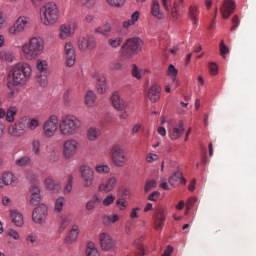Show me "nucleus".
I'll list each match as a JSON object with an SVG mask.
<instances>
[{
	"label": "nucleus",
	"instance_id": "obj_64",
	"mask_svg": "<svg viewBox=\"0 0 256 256\" xmlns=\"http://www.w3.org/2000/svg\"><path fill=\"white\" fill-rule=\"evenodd\" d=\"M8 235L10 237H13L15 239V241H18V239H19V232H17L16 230L10 229L8 231Z\"/></svg>",
	"mask_w": 256,
	"mask_h": 256
},
{
	"label": "nucleus",
	"instance_id": "obj_49",
	"mask_svg": "<svg viewBox=\"0 0 256 256\" xmlns=\"http://www.w3.org/2000/svg\"><path fill=\"white\" fill-rule=\"evenodd\" d=\"M121 69H123V64L118 60H115L109 63L110 71H121Z\"/></svg>",
	"mask_w": 256,
	"mask_h": 256
},
{
	"label": "nucleus",
	"instance_id": "obj_57",
	"mask_svg": "<svg viewBox=\"0 0 256 256\" xmlns=\"http://www.w3.org/2000/svg\"><path fill=\"white\" fill-rule=\"evenodd\" d=\"M229 53V48L225 46V41L220 42V54L222 55L223 59H225V55Z\"/></svg>",
	"mask_w": 256,
	"mask_h": 256
},
{
	"label": "nucleus",
	"instance_id": "obj_15",
	"mask_svg": "<svg viewBox=\"0 0 256 256\" xmlns=\"http://www.w3.org/2000/svg\"><path fill=\"white\" fill-rule=\"evenodd\" d=\"M64 57L66 59L67 67H73V65H75V61H77V56L75 55V48L73 47V43L67 42L64 45Z\"/></svg>",
	"mask_w": 256,
	"mask_h": 256
},
{
	"label": "nucleus",
	"instance_id": "obj_10",
	"mask_svg": "<svg viewBox=\"0 0 256 256\" xmlns=\"http://www.w3.org/2000/svg\"><path fill=\"white\" fill-rule=\"evenodd\" d=\"M49 215L48 208L45 204L39 205L32 211V221L37 225H45Z\"/></svg>",
	"mask_w": 256,
	"mask_h": 256
},
{
	"label": "nucleus",
	"instance_id": "obj_19",
	"mask_svg": "<svg viewBox=\"0 0 256 256\" xmlns=\"http://www.w3.org/2000/svg\"><path fill=\"white\" fill-rule=\"evenodd\" d=\"M185 132V129L183 128V122H179L178 125H172L168 128V135L172 141H175L179 138H181V135Z\"/></svg>",
	"mask_w": 256,
	"mask_h": 256
},
{
	"label": "nucleus",
	"instance_id": "obj_29",
	"mask_svg": "<svg viewBox=\"0 0 256 256\" xmlns=\"http://www.w3.org/2000/svg\"><path fill=\"white\" fill-rule=\"evenodd\" d=\"M59 233H63L67 227L71 224V216H60L59 220Z\"/></svg>",
	"mask_w": 256,
	"mask_h": 256
},
{
	"label": "nucleus",
	"instance_id": "obj_45",
	"mask_svg": "<svg viewBox=\"0 0 256 256\" xmlns=\"http://www.w3.org/2000/svg\"><path fill=\"white\" fill-rule=\"evenodd\" d=\"M40 125H41V122L39 121V119L33 118L27 122L26 127H28L30 131H35V129H37V127H39Z\"/></svg>",
	"mask_w": 256,
	"mask_h": 256
},
{
	"label": "nucleus",
	"instance_id": "obj_24",
	"mask_svg": "<svg viewBox=\"0 0 256 256\" xmlns=\"http://www.w3.org/2000/svg\"><path fill=\"white\" fill-rule=\"evenodd\" d=\"M17 181V177L12 172H6L0 178V188L5 185H13Z\"/></svg>",
	"mask_w": 256,
	"mask_h": 256
},
{
	"label": "nucleus",
	"instance_id": "obj_33",
	"mask_svg": "<svg viewBox=\"0 0 256 256\" xmlns=\"http://www.w3.org/2000/svg\"><path fill=\"white\" fill-rule=\"evenodd\" d=\"M86 256H100L99 250L94 242H88L86 245Z\"/></svg>",
	"mask_w": 256,
	"mask_h": 256
},
{
	"label": "nucleus",
	"instance_id": "obj_32",
	"mask_svg": "<svg viewBox=\"0 0 256 256\" xmlns=\"http://www.w3.org/2000/svg\"><path fill=\"white\" fill-rule=\"evenodd\" d=\"M96 99L97 96L95 95V92L91 90L87 91L85 95V105L88 106L90 109L93 108Z\"/></svg>",
	"mask_w": 256,
	"mask_h": 256
},
{
	"label": "nucleus",
	"instance_id": "obj_55",
	"mask_svg": "<svg viewBox=\"0 0 256 256\" xmlns=\"http://www.w3.org/2000/svg\"><path fill=\"white\" fill-rule=\"evenodd\" d=\"M72 189H73V177L70 176V177L68 178V181H67L65 187H64V193H65V195L71 193V190H72Z\"/></svg>",
	"mask_w": 256,
	"mask_h": 256
},
{
	"label": "nucleus",
	"instance_id": "obj_37",
	"mask_svg": "<svg viewBox=\"0 0 256 256\" xmlns=\"http://www.w3.org/2000/svg\"><path fill=\"white\" fill-rule=\"evenodd\" d=\"M15 115H17V107L11 106L6 111V121L8 123H13L15 121Z\"/></svg>",
	"mask_w": 256,
	"mask_h": 256
},
{
	"label": "nucleus",
	"instance_id": "obj_23",
	"mask_svg": "<svg viewBox=\"0 0 256 256\" xmlns=\"http://www.w3.org/2000/svg\"><path fill=\"white\" fill-rule=\"evenodd\" d=\"M78 238H79V225L74 224L72 225V228L70 229V231L67 233L64 241L67 245H73V243H75V241H77Z\"/></svg>",
	"mask_w": 256,
	"mask_h": 256
},
{
	"label": "nucleus",
	"instance_id": "obj_2",
	"mask_svg": "<svg viewBox=\"0 0 256 256\" xmlns=\"http://www.w3.org/2000/svg\"><path fill=\"white\" fill-rule=\"evenodd\" d=\"M79 129H81V120L71 114L63 115L58 122V131L63 137L77 135Z\"/></svg>",
	"mask_w": 256,
	"mask_h": 256
},
{
	"label": "nucleus",
	"instance_id": "obj_35",
	"mask_svg": "<svg viewBox=\"0 0 256 256\" xmlns=\"http://www.w3.org/2000/svg\"><path fill=\"white\" fill-rule=\"evenodd\" d=\"M15 165L17 167H29L31 165V157L29 156H22L15 160Z\"/></svg>",
	"mask_w": 256,
	"mask_h": 256
},
{
	"label": "nucleus",
	"instance_id": "obj_7",
	"mask_svg": "<svg viewBox=\"0 0 256 256\" xmlns=\"http://www.w3.org/2000/svg\"><path fill=\"white\" fill-rule=\"evenodd\" d=\"M59 128V117L57 115H51L43 124V132L42 135L46 139H51L57 133V129Z\"/></svg>",
	"mask_w": 256,
	"mask_h": 256
},
{
	"label": "nucleus",
	"instance_id": "obj_28",
	"mask_svg": "<svg viewBox=\"0 0 256 256\" xmlns=\"http://www.w3.org/2000/svg\"><path fill=\"white\" fill-rule=\"evenodd\" d=\"M168 183L172 186L177 185V183L185 184V178H183V173H181V171L175 172L172 176L169 177Z\"/></svg>",
	"mask_w": 256,
	"mask_h": 256
},
{
	"label": "nucleus",
	"instance_id": "obj_48",
	"mask_svg": "<svg viewBox=\"0 0 256 256\" xmlns=\"http://www.w3.org/2000/svg\"><path fill=\"white\" fill-rule=\"evenodd\" d=\"M177 73L178 71L175 69V66H173V64H170L168 67L167 75L168 77H171L173 83H175V80L177 79Z\"/></svg>",
	"mask_w": 256,
	"mask_h": 256
},
{
	"label": "nucleus",
	"instance_id": "obj_5",
	"mask_svg": "<svg viewBox=\"0 0 256 256\" xmlns=\"http://www.w3.org/2000/svg\"><path fill=\"white\" fill-rule=\"evenodd\" d=\"M143 49V40L140 38H129L121 47V53L126 59H131L133 55Z\"/></svg>",
	"mask_w": 256,
	"mask_h": 256
},
{
	"label": "nucleus",
	"instance_id": "obj_4",
	"mask_svg": "<svg viewBox=\"0 0 256 256\" xmlns=\"http://www.w3.org/2000/svg\"><path fill=\"white\" fill-rule=\"evenodd\" d=\"M45 51V41L42 38L33 37L22 46V53L26 59H36Z\"/></svg>",
	"mask_w": 256,
	"mask_h": 256
},
{
	"label": "nucleus",
	"instance_id": "obj_34",
	"mask_svg": "<svg viewBox=\"0 0 256 256\" xmlns=\"http://www.w3.org/2000/svg\"><path fill=\"white\" fill-rule=\"evenodd\" d=\"M101 135V130L91 127L87 131V138L89 141H96V139H99V136Z\"/></svg>",
	"mask_w": 256,
	"mask_h": 256
},
{
	"label": "nucleus",
	"instance_id": "obj_16",
	"mask_svg": "<svg viewBox=\"0 0 256 256\" xmlns=\"http://www.w3.org/2000/svg\"><path fill=\"white\" fill-rule=\"evenodd\" d=\"M111 103L116 111H125V109L129 107V103L119 95V92H114L112 94Z\"/></svg>",
	"mask_w": 256,
	"mask_h": 256
},
{
	"label": "nucleus",
	"instance_id": "obj_9",
	"mask_svg": "<svg viewBox=\"0 0 256 256\" xmlns=\"http://www.w3.org/2000/svg\"><path fill=\"white\" fill-rule=\"evenodd\" d=\"M110 155L112 163L116 167H124L125 163H127V156H125V151L120 145H114L110 151Z\"/></svg>",
	"mask_w": 256,
	"mask_h": 256
},
{
	"label": "nucleus",
	"instance_id": "obj_14",
	"mask_svg": "<svg viewBox=\"0 0 256 256\" xmlns=\"http://www.w3.org/2000/svg\"><path fill=\"white\" fill-rule=\"evenodd\" d=\"M76 29L77 24L75 22L62 24L58 29L59 39H69V37H73V35H75Z\"/></svg>",
	"mask_w": 256,
	"mask_h": 256
},
{
	"label": "nucleus",
	"instance_id": "obj_61",
	"mask_svg": "<svg viewBox=\"0 0 256 256\" xmlns=\"http://www.w3.org/2000/svg\"><path fill=\"white\" fill-rule=\"evenodd\" d=\"M232 27H231V31H235V29H237V27H239L240 25V21H239V17L238 16H234L232 18Z\"/></svg>",
	"mask_w": 256,
	"mask_h": 256
},
{
	"label": "nucleus",
	"instance_id": "obj_6",
	"mask_svg": "<svg viewBox=\"0 0 256 256\" xmlns=\"http://www.w3.org/2000/svg\"><path fill=\"white\" fill-rule=\"evenodd\" d=\"M81 149V143L75 138H69L62 144V155L64 159H72Z\"/></svg>",
	"mask_w": 256,
	"mask_h": 256
},
{
	"label": "nucleus",
	"instance_id": "obj_53",
	"mask_svg": "<svg viewBox=\"0 0 256 256\" xmlns=\"http://www.w3.org/2000/svg\"><path fill=\"white\" fill-rule=\"evenodd\" d=\"M143 75V71L139 70V67L137 65L132 66V76L135 77V79H141Z\"/></svg>",
	"mask_w": 256,
	"mask_h": 256
},
{
	"label": "nucleus",
	"instance_id": "obj_50",
	"mask_svg": "<svg viewBox=\"0 0 256 256\" xmlns=\"http://www.w3.org/2000/svg\"><path fill=\"white\" fill-rule=\"evenodd\" d=\"M116 206L118 207V209L120 211H125V209H127V207H129V202H127V200H125L123 198H119L116 201Z\"/></svg>",
	"mask_w": 256,
	"mask_h": 256
},
{
	"label": "nucleus",
	"instance_id": "obj_60",
	"mask_svg": "<svg viewBox=\"0 0 256 256\" xmlns=\"http://www.w3.org/2000/svg\"><path fill=\"white\" fill-rule=\"evenodd\" d=\"M41 202V195L38 196H30V205H37L38 203Z\"/></svg>",
	"mask_w": 256,
	"mask_h": 256
},
{
	"label": "nucleus",
	"instance_id": "obj_3",
	"mask_svg": "<svg viewBox=\"0 0 256 256\" xmlns=\"http://www.w3.org/2000/svg\"><path fill=\"white\" fill-rule=\"evenodd\" d=\"M40 21L46 27L59 21V7L55 2H48L40 8Z\"/></svg>",
	"mask_w": 256,
	"mask_h": 256
},
{
	"label": "nucleus",
	"instance_id": "obj_18",
	"mask_svg": "<svg viewBox=\"0 0 256 256\" xmlns=\"http://www.w3.org/2000/svg\"><path fill=\"white\" fill-rule=\"evenodd\" d=\"M26 129H27V124L23 121H20L15 125L9 126L8 133L13 137H21V135H25Z\"/></svg>",
	"mask_w": 256,
	"mask_h": 256
},
{
	"label": "nucleus",
	"instance_id": "obj_62",
	"mask_svg": "<svg viewBox=\"0 0 256 256\" xmlns=\"http://www.w3.org/2000/svg\"><path fill=\"white\" fill-rule=\"evenodd\" d=\"M161 193H159L158 191H154L152 194H150L148 196V201H157V199H159Z\"/></svg>",
	"mask_w": 256,
	"mask_h": 256
},
{
	"label": "nucleus",
	"instance_id": "obj_30",
	"mask_svg": "<svg viewBox=\"0 0 256 256\" xmlns=\"http://www.w3.org/2000/svg\"><path fill=\"white\" fill-rule=\"evenodd\" d=\"M97 92L103 95L107 91V80L104 76L98 77L96 83Z\"/></svg>",
	"mask_w": 256,
	"mask_h": 256
},
{
	"label": "nucleus",
	"instance_id": "obj_46",
	"mask_svg": "<svg viewBox=\"0 0 256 256\" xmlns=\"http://www.w3.org/2000/svg\"><path fill=\"white\" fill-rule=\"evenodd\" d=\"M74 3H78L79 5H83V7H87V9H91L96 3L97 0H72Z\"/></svg>",
	"mask_w": 256,
	"mask_h": 256
},
{
	"label": "nucleus",
	"instance_id": "obj_44",
	"mask_svg": "<svg viewBox=\"0 0 256 256\" xmlns=\"http://www.w3.org/2000/svg\"><path fill=\"white\" fill-rule=\"evenodd\" d=\"M122 43H123V37L121 36L108 39V45L109 47H112V49H117V47H119Z\"/></svg>",
	"mask_w": 256,
	"mask_h": 256
},
{
	"label": "nucleus",
	"instance_id": "obj_8",
	"mask_svg": "<svg viewBox=\"0 0 256 256\" xmlns=\"http://www.w3.org/2000/svg\"><path fill=\"white\" fill-rule=\"evenodd\" d=\"M98 239L100 249L105 253H111L117 249V241L109 233H100Z\"/></svg>",
	"mask_w": 256,
	"mask_h": 256
},
{
	"label": "nucleus",
	"instance_id": "obj_38",
	"mask_svg": "<svg viewBox=\"0 0 256 256\" xmlns=\"http://www.w3.org/2000/svg\"><path fill=\"white\" fill-rule=\"evenodd\" d=\"M31 147L32 153L39 157V155H41V140H39V138L32 140Z\"/></svg>",
	"mask_w": 256,
	"mask_h": 256
},
{
	"label": "nucleus",
	"instance_id": "obj_12",
	"mask_svg": "<svg viewBox=\"0 0 256 256\" xmlns=\"http://www.w3.org/2000/svg\"><path fill=\"white\" fill-rule=\"evenodd\" d=\"M27 25H29V18L20 16L8 29V33H10V35H19V33H23V31L27 29Z\"/></svg>",
	"mask_w": 256,
	"mask_h": 256
},
{
	"label": "nucleus",
	"instance_id": "obj_63",
	"mask_svg": "<svg viewBox=\"0 0 256 256\" xmlns=\"http://www.w3.org/2000/svg\"><path fill=\"white\" fill-rule=\"evenodd\" d=\"M209 69H210V73L211 75H217V72L219 71L218 68H217V64L211 62L209 64Z\"/></svg>",
	"mask_w": 256,
	"mask_h": 256
},
{
	"label": "nucleus",
	"instance_id": "obj_42",
	"mask_svg": "<svg viewBox=\"0 0 256 256\" xmlns=\"http://www.w3.org/2000/svg\"><path fill=\"white\" fill-rule=\"evenodd\" d=\"M104 225H111V223H117L119 221V215L114 214L112 216L104 215L102 218Z\"/></svg>",
	"mask_w": 256,
	"mask_h": 256
},
{
	"label": "nucleus",
	"instance_id": "obj_58",
	"mask_svg": "<svg viewBox=\"0 0 256 256\" xmlns=\"http://www.w3.org/2000/svg\"><path fill=\"white\" fill-rule=\"evenodd\" d=\"M114 201H115V196H113V195H108V196H106V197L104 198V200H103V205H104L105 207H109V205L113 204Z\"/></svg>",
	"mask_w": 256,
	"mask_h": 256
},
{
	"label": "nucleus",
	"instance_id": "obj_20",
	"mask_svg": "<svg viewBox=\"0 0 256 256\" xmlns=\"http://www.w3.org/2000/svg\"><path fill=\"white\" fill-rule=\"evenodd\" d=\"M153 219L156 231H161L165 223V210H163V208L156 209Z\"/></svg>",
	"mask_w": 256,
	"mask_h": 256
},
{
	"label": "nucleus",
	"instance_id": "obj_13",
	"mask_svg": "<svg viewBox=\"0 0 256 256\" xmlns=\"http://www.w3.org/2000/svg\"><path fill=\"white\" fill-rule=\"evenodd\" d=\"M77 45L80 51H87V49L91 51L97 47V40L93 36H81L77 41Z\"/></svg>",
	"mask_w": 256,
	"mask_h": 256
},
{
	"label": "nucleus",
	"instance_id": "obj_17",
	"mask_svg": "<svg viewBox=\"0 0 256 256\" xmlns=\"http://www.w3.org/2000/svg\"><path fill=\"white\" fill-rule=\"evenodd\" d=\"M235 12V2L233 0H225L220 8L223 19H229Z\"/></svg>",
	"mask_w": 256,
	"mask_h": 256
},
{
	"label": "nucleus",
	"instance_id": "obj_47",
	"mask_svg": "<svg viewBox=\"0 0 256 256\" xmlns=\"http://www.w3.org/2000/svg\"><path fill=\"white\" fill-rule=\"evenodd\" d=\"M0 59L1 61H7L8 63L13 62L14 56L12 52H0Z\"/></svg>",
	"mask_w": 256,
	"mask_h": 256
},
{
	"label": "nucleus",
	"instance_id": "obj_39",
	"mask_svg": "<svg viewBox=\"0 0 256 256\" xmlns=\"http://www.w3.org/2000/svg\"><path fill=\"white\" fill-rule=\"evenodd\" d=\"M199 15V8L197 6L189 7V17L193 23V25H197V17Z\"/></svg>",
	"mask_w": 256,
	"mask_h": 256
},
{
	"label": "nucleus",
	"instance_id": "obj_36",
	"mask_svg": "<svg viewBox=\"0 0 256 256\" xmlns=\"http://www.w3.org/2000/svg\"><path fill=\"white\" fill-rule=\"evenodd\" d=\"M65 197L60 196L58 197L55 202H54V211L55 213H61V211H63V207H65Z\"/></svg>",
	"mask_w": 256,
	"mask_h": 256
},
{
	"label": "nucleus",
	"instance_id": "obj_40",
	"mask_svg": "<svg viewBox=\"0 0 256 256\" xmlns=\"http://www.w3.org/2000/svg\"><path fill=\"white\" fill-rule=\"evenodd\" d=\"M36 67L40 74L47 75V67H49V64H47L45 60H37Z\"/></svg>",
	"mask_w": 256,
	"mask_h": 256
},
{
	"label": "nucleus",
	"instance_id": "obj_22",
	"mask_svg": "<svg viewBox=\"0 0 256 256\" xmlns=\"http://www.w3.org/2000/svg\"><path fill=\"white\" fill-rule=\"evenodd\" d=\"M116 185H117V178L110 177L104 183H101L99 185V191H101L102 193H111V191L115 189Z\"/></svg>",
	"mask_w": 256,
	"mask_h": 256
},
{
	"label": "nucleus",
	"instance_id": "obj_54",
	"mask_svg": "<svg viewBox=\"0 0 256 256\" xmlns=\"http://www.w3.org/2000/svg\"><path fill=\"white\" fill-rule=\"evenodd\" d=\"M106 2L111 7H123L125 5V0H106Z\"/></svg>",
	"mask_w": 256,
	"mask_h": 256
},
{
	"label": "nucleus",
	"instance_id": "obj_21",
	"mask_svg": "<svg viewBox=\"0 0 256 256\" xmlns=\"http://www.w3.org/2000/svg\"><path fill=\"white\" fill-rule=\"evenodd\" d=\"M147 97L151 103H157L161 99V86L152 85L147 91Z\"/></svg>",
	"mask_w": 256,
	"mask_h": 256
},
{
	"label": "nucleus",
	"instance_id": "obj_27",
	"mask_svg": "<svg viewBox=\"0 0 256 256\" xmlns=\"http://www.w3.org/2000/svg\"><path fill=\"white\" fill-rule=\"evenodd\" d=\"M151 15H153L156 19H165V14L161 12V6L157 0H153L152 2Z\"/></svg>",
	"mask_w": 256,
	"mask_h": 256
},
{
	"label": "nucleus",
	"instance_id": "obj_52",
	"mask_svg": "<svg viewBox=\"0 0 256 256\" xmlns=\"http://www.w3.org/2000/svg\"><path fill=\"white\" fill-rule=\"evenodd\" d=\"M73 93V90L68 89L64 94H63V99H64V104L66 106L71 105V95Z\"/></svg>",
	"mask_w": 256,
	"mask_h": 256
},
{
	"label": "nucleus",
	"instance_id": "obj_59",
	"mask_svg": "<svg viewBox=\"0 0 256 256\" xmlns=\"http://www.w3.org/2000/svg\"><path fill=\"white\" fill-rule=\"evenodd\" d=\"M41 195V190L37 186H32L30 188V197L31 196H39Z\"/></svg>",
	"mask_w": 256,
	"mask_h": 256
},
{
	"label": "nucleus",
	"instance_id": "obj_43",
	"mask_svg": "<svg viewBox=\"0 0 256 256\" xmlns=\"http://www.w3.org/2000/svg\"><path fill=\"white\" fill-rule=\"evenodd\" d=\"M95 33H100V35H103L104 37H109V34L111 33V25L106 24L102 27H98L95 29Z\"/></svg>",
	"mask_w": 256,
	"mask_h": 256
},
{
	"label": "nucleus",
	"instance_id": "obj_26",
	"mask_svg": "<svg viewBox=\"0 0 256 256\" xmlns=\"http://www.w3.org/2000/svg\"><path fill=\"white\" fill-rule=\"evenodd\" d=\"M10 217L16 227H23L25 221L23 220V214L16 209L10 210Z\"/></svg>",
	"mask_w": 256,
	"mask_h": 256
},
{
	"label": "nucleus",
	"instance_id": "obj_25",
	"mask_svg": "<svg viewBox=\"0 0 256 256\" xmlns=\"http://www.w3.org/2000/svg\"><path fill=\"white\" fill-rule=\"evenodd\" d=\"M44 185L46 189H48L49 191H53L54 193H58V191H61V184L55 183V180L51 176L46 177Z\"/></svg>",
	"mask_w": 256,
	"mask_h": 256
},
{
	"label": "nucleus",
	"instance_id": "obj_41",
	"mask_svg": "<svg viewBox=\"0 0 256 256\" xmlns=\"http://www.w3.org/2000/svg\"><path fill=\"white\" fill-rule=\"evenodd\" d=\"M95 171L99 175H107L111 171V168L107 164H99L95 166Z\"/></svg>",
	"mask_w": 256,
	"mask_h": 256
},
{
	"label": "nucleus",
	"instance_id": "obj_11",
	"mask_svg": "<svg viewBox=\"0 0 256 256\" xmlns=\"http://www.w3.org/2000/svg\"><path fill=\"white\" fill-rule=\"evenodd\" d=\"M79 173L83 181V187H85V189H89V187L93 185L95 171H93V168L89 165H82L79 168Z\"/></svg>",
	"mask_w": 256,
	"mask_h": 256
},
{
	"label": "nucleus",
	"instance_id": "obj_51",
	"mask_svg": "<svg viewBox=\"0 0 256 256\" xmlns=\"http://www.w3.org/2000/svg\"><path fill=\"white\" fill-rule=\"evenodd\" d=\"M157 187V182L155 180H149L145 184L144 191L145 193H149L152 189H155Z\"/></svg>",
	"mask_w": 256,
	"mask_h": 256
},
{
	"label": "nucleus",
	"instance_id": "obj_1",
	"mask_svg": "<svg viewBox=\"0 0 256 256\" xmlns=\"http://www.w3.org/2000/svg\"><path fill=\"white\" fill-rule=\"evenodd\" d=\"M10 81L8 87H17V85H25L31 78V65L28 63H17L9 73Z\"/></svg>",
	"mask_w": 256,
	"mask_h": 256
},
{
	"label": "nucleus",
	"instance_id": "obj_56",
	"mask_svg": "<svg viewBox=\"0 0 256 256\" xmlns=\"http://www.w3.org/2000/svg\"><path fill=\"white\" fill-rule=\"evenodd\" d=\"M37 82L41 85V87H47V74H40L37 78Z\"/></svg>",
	"mask_w": 256,
	"mask_h": 256
},
{
	"label": "nucleus",
	"instance_id": "obj_31",
	"mask_svg": "<svg viewBox=\"0 0 256 256\" xmlns=\"http://www.w3.org/2000/svg\"><path fill=\"white\" fill-rule=\"evenodd\" d=\"M101 202V198L97 194L92 196V199L86 202L85 209L86 211H93L97 207V204Z\"/></svg>",
	"mask_w": 256,
	"mask_h": 256
}]
</instances>
